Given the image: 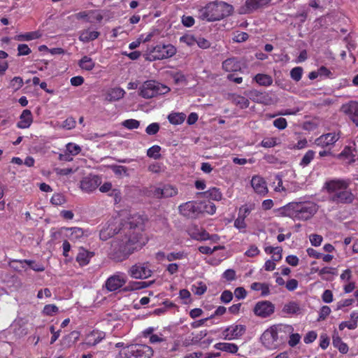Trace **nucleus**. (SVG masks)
Returning <instances> with one entry per match:
<instances>
[{"mask_svg":"<svg viewBox=\"0 0 358 358\" xmlns=\"http://www.w3.org/2000/svg\"><path fill=\"white\" fill-rule=\"evenodd\" d=\"M66 152H69L72 156L77 155L81 151L80 147L78 145L73 143H69L66 145Z\"/></svg>","mask_w":358,"mask_h":358,"instance_id":"obj_52","label":"nucleus"},{"mask_svg":"<svg viewBox=\"0 0 358 358\" xmlns=\"http://www.w3.org/2000/svg\"><path fill=\"white\" fill-rule=\"evenodd\" d=\"M185 259H188V253L185 250L171 252L166 255V259L170 262Z\"/></svg>","mask_w":358,"mask_h":358,"instance_id":"obj_32","label":"nucleus"},{"mask_svg":"<svg viewBox=\"0 0 358 358\" xmlns=\"http://www.w3.org/2000/svg\"><path fill=\"white\" fill-rule=\"evenodd\" d=\"M24 85L22 78L20 76L14 77L10 82V87L15 91L20 90Z\"/></svg>","mask_w":358,"mask_h":358,"instance_id":"obj_50","label":"nucleus"},{"mask_svg":"<svg viewBox=\"0 0 358 358\" xmlns=\"http://www.w3.org/2000/svg\"><path fill=\"white\" fill-rule=\"evenodd\" d=\"M161 147L157 145H152L147 150V155L150 158L159 159L161 157Z\"/></svg>","mask_w":358,"mask_h":358,"instance_id":"obj_41","label":"nucleus"},{"mask_svg":"<svg viewBox=\"0 0 358 358\" xmlns=\"http://www.w3.org/2000/svg\"><path fill=\"white\" fill-rule=\"evenodd\" d=\"M124 94V90L121 87L110 88L106 92L105 99L110 102H113L123 98Z\"/></svg>","mask_w":358,"mask_h":358,"instance_id":"obj_26","label":"nucleus"},{"mask_svg":"<svg viewBox=\"0 0 358 358\" xmlns=\"http://www.w3.org/2000/svg\"><path fill=\"white\" fill-rule=\"evenodd\" d=\"M123 354L126 358H150L152 350L146 345L133 344L124 348Z\"/></svg>","mask_w":358,"mask_h":358,"instance_id":"obj_8","label":"nucleus"},{"mask_svg":"<svg viewBox=\"0 0 358 358\" xmlns=\"http://www.w3.org/2000/svg\"><path fill=\"white\" fill-rule=\"evenodd\" d=\"M296 220H308L318 210V206L314 202H298Z\"/></svg>","mask_w":358,"mask_h":358,"instance_id":"obj_9","label":"nucleus"},{"mask_svg":"<svg viewBox=\"0 0 358 358\" xmlns=\"http://www.w3.org/2000/svg\"><path fill=\"white\" fill-rule=\"evenodd\" d=\"M10 266L17 271H21L22 270H26V264L23 262V259H13L9 263Z\"/></svg>","mask_w":358,"mask_h":358,"instance_id":"obj_46","label":"nucleus"},{"mask_svg":"<svg viewBox=\"0 0 358 358\" xmlns=\"http://www.w3.org/2000/svg\"><path fill=\"white\" fill-rule=\"evenodd\" d=\"M271 1V0H245V3L239 8L238 13L241 15L252 13L268 6Z\"/></svg>","mask_w":358,"mask_h":358,"instance_id":"obj_10","label":"nucleus"},{"mask_svg":"<svg viewBox=\"0 0 358 358\" xmlns=\"http://www.w3.org/2000/svg\"><path fill=\"white\" fill-rule=\"evenodd\" d=\"M320 346L322 350H325L329 345L330 339L326 334H322L320 336Z\"/></svg>","mask_w":358,"mask_h":358,"instance_id":"obj_63","label":"nucleus"},{"mask_svg":"<svg viewBox=\"0 0 358 358\" xmlns=\"http://www.w3.org/2000/svg\"><path fill=\"white\" fill-rule=\"evenodd\" d=\"M292 331H293V327L291 325L273 326L264 331L260 337V341L266 349L275 350L284 343V338L282 336L279 338V334L291 333Z\"/></svg>","mask_w":358,"mask_h":358,"instance_id":"obj_4","label":"nucleus"},{"mask_svg":"<svg viewBox=\"0 0 358 358\" xmlns=\"http://www.w3.org/2000/svg\"><path fill=\"white\" fill-rule=\"evenodd\" d=\"M162 305H163V307L156 308L154 310V314H155L157 315H159L165 313L168 308H174L176 306V305L173 302H171L167 299L164 300L162 302Z\"/></svg>","mask_w":358,"mask_h":358,"instance_id":"obj_44","label":"nucleus"},{"mask_svg":"<svg viewBox=\"0 0 358 358\" xmlns=\"http://www.w3.org/2000/svg\"><path fill=\"white\" fill-rule=\"evenodd\" d=\"M234 226L241 232H245L247 228L245 219L238 215L237 218L234 220Z\"/></svg>","mask_w":358,"mask_h":358,"instance_id":"obj_47","label":"nucleus"},{"mask_svg":"<svg viewBox=\"0 0 358 358\" xmlns=\"http://www.w3.org/2000/svg\"><path fill=\"white\" fill-rule=\"evenodd\" d=\"M185 115L182 113H171L169 115L168 119L170 123L173 124H180L185 120Z\"/></svg>","mask_w":358,"mask_h":358,"instance_id":"obj_38","label":"nucleus"},{"mask_svg":"<svg viewBox=\"0 0 358 358\" xmlns=\"http://www.w3.org/2000/svg\"><path fill=\"white\" fill-rule=\"evenodd\" d=\"M196 38L192 35H185L180 38V41L185 43L188 46H192L196 44Z\"/></svg>","mask_w":358,"mask_h":358,"instance_id":"obj_58","label":"nucleus"},{"mask_svg":"<svg viewBox=\"0 0 358 358\" xmlns=\"http://www.w3.org/2000/svg\"><path fill=\"white\" fill-rule=\"evenodd\" d=\"M277 141H278L277 138H264L262 141L261 145L264 148H273V147L275 146L278 144Z\"/></svg>","mask_w":358,"mask_h":358,"instance_id":"obj_60","label":"nucleus"},{"mask_svg":"<svg viewBox=\"0 0 358 358\" xmlns=\"http://www.w3.org/2000/svg\"><path fill=\"white\" fill-rule=\"evenodd\" d=\"M125 282L124 278L121 275L117 274L109 277L106 281L105 286L107 291H116L122 287Z\"/></svg>","mask_w":358,"mask_h":358,"instance_id":"obj_20","label":"nucleus"},{"mask_svg":"<svg viewBox=\"0 0 358 358\" xmlns=\"http://www.w3.org/2000/svg\"><path fill=\"white\" fill-rule=\"evenodd\" d=\"M120 230V224L114 221L110 222L100 231L99 237L102 241H106L119 233Z\"/></svg>","mask_w":358,"mask_h":358,"instance_id":"obj_17","label":"nucleus"},{"mask_svg":"<svg viewBox=\"0 0 358 358\" xmlns=\"http://www.w3.org/2000/svg\"><path fill=\"white\" fill-rule=\"evenodd\" d=\"M170 89L155 80H147L143 83L140 88L139 94L145 99H151L158 95L167 93Z\"/></svg>","mask_w":358,"mask_h":358,"instance_id":"obj_5","label":"nucleus"},{"mask_svg":"<svg viewBox=\"0 0 358 358\" xmlns=\"http://www.w3.org/2000/svg\"><path fill=\"white\" fill-rule=\"evenodd\" d=\"M152 282L153 281H131L121 291H138L148 287Z\"/></svg>","mask_w":358,"mask_h":358,"instance_id":"obj_30","label":"nucleus"},{"mask_svg":"<svg viewBox=\"0 0 358 358\" xmlns=\"http://www.w3.org/2000/svg\"><path fill=\"white\" fill-rule=\"evenodd\" d=\"M95 10L81 11L74 15V17L77 20H85L87 22H92L89 19V15L95 13Z\"/></svg>","mask_w":358,"mask_h":358,"instance_id":"obj_53","label":"nucleus"},{"mask_svg":"<svg viewBox=\"0 0 358 358\" xmlns=\"http://www.w3.org/2000/svg\"><path fill=\"white\" fill-rule=\"evenodd\" d=\"M355 150L352 147L345 146L342 152L338 155V157L341 159L346 160L348 163L355 162Z\"/></svg>","mask_w":358,"mask_h":358,"instance_id":"obj_29","label":"nucleus"},{"mask_svg":"<svg viewBox=\"0 0 358 358\" xmlns=\"http://www.w3.org/2000/svg\"><path fill=\"white\" fill-rule=\"evenodd\" d=\"M255 82L261 86L268 87L272 85L273 79L269 75L264 73H257L255 77Z\"/></svg>","mask_w":358,"mask_h":358,"instance_id":"obj_34","label":"nucleus"},{"mask_svg":"<svg viewBox=\"0 0 358 358\" xmlns=\"http://www.w3.org/2000/svg\"><path fill=\"white\" fill-rule=\"evenodd\" d=\"M76 125V122L75 119L72 117H69L62 122V127L69 130L75 128Z\"/></svg>","mask_w":358,"mask_h":358,"instance_id":"obj_55","label":"nucleus"},{"mask_svg":"<svg viewBox=\"0 0 358 358\" xmlns=\"http://www.w3.org/2000/svg\"><path fill=\"white\" fill-rule=\"evenodd\" d=\"M300 310V308L299 306V305L296 303V302H294V301H291L287 304H285L283 308H282V311L285 313H287V314H295V313H297L298 312H299Z\"/></svg>","mask_w":358,"mask_h":358,"instance_id":"obj_39","label":"nucleus"},{"mask_svg":"<svg viewBox=\"0 0 358 358\" xmlns=\"http://www.w3.org/2000/svg\"><path fill=\"white\" fill-rule=\"evenodd\" d=\"M315 154L313 150H308L302 157L299 164L303 167L307 166L314 159Z\"/></svg>","mask_w":358,"mask_h":358,"instance_id":"obj_43","label":"nucleus"},{"mask_svg":"<svg viewBox=\"0 0 358 358\" xmlns=\"http://www.w3.org/2000/svg\"><path fill=\"white\" fill-rule=\"evenodd\" d=\"M273 124L277 129L282 130L287 127V122L284 117H278L273 121Z\"/></svg>","mask_w":358,"mask_h":358,"instance_id":"obj_56","label":"nucleus"},{"mask_svg":"<svg viewBox=\"0 0 358 358\" xmlns=\"http://www.w3.org/2000/svg\"><path fill=\"white\" fill-rule=\"evenodd\" d=\"M231 99L234 104L241 109L247 108L250 104L249 100L241 95L233 94L231 96Z\"/></svg>","mask_w":358,"mask_h":358,"instance_id":"obj_31","label":"nucleus"},{"mask_svg":"<svg viewBox=\"0 0 358 358\" xmlns=\"http://www.w3.org/2000/svg\"><path fill=\"white\" fill-rule=\"evenodd\" d=\"M251 186L254 191L259 195L265 196L268 193V187L265 180L259 176H254L251 180Z\"/></svg>","mask_w":358,"mask_h":358,"instance_id":"obj_19","label":"nucleus"},{"mask_svg":"<svg viewBox=\"0 0 358 358\" xmlns=\"http://www.w3.org/2000/svg\"><path fill=\"white\" fill-rule=\"evenodd\" d=\"M303 75V68L301 66H296L290 71L291 78L296 82L299 81Z\"/></svg>","mask_w":358,"mask_h":358,"instance_id":"obj_49","label":"nucleus"},{"mask_svg":"<svg viewBox=\"0 0 358 358\" xmlns=\"http://www.w3.org/2000/svg\"><path fill=\"white\" fill-rule=\"evenodd\" d=\"M152 273L148 263L137 264L130 268V275L134 278H147Z\"/></svg>","mask_w":358,"mask_h":358,"instance_id":"obj_13","label":"nucleus"},{"mask_svg":"<svg viewBox=\"0 0 358 358\" xmlns=\"http://www.w3.org/2000/svg\"><path fill=\"white\" fill-rule=\"evenodd\" d=\"M341 137V131L327 133L321 135L315 140V144L321 148H327L335 144Z\"/></svg>","mask_w":358,"mask_h":358,"instance_id":"obj_14","label":"nucleus"},{"mask_svg":"<svg viewBox=\"0 0 358 358\" xmlns=\"http://www.w3.org/2000/svg\"><path fill=\"white\" fill-rule=\"evenodd\" d=\"M23 262L35 271L41 272L45 270V266L43 264L36 262L34 260L23 259Z\"/></svg>","mask_w":358,"mask_h":358,"instance_id":"obj_42","label":"nucleus"},{"mask_svg":"<svg viewBox=\"0 0 358 358\" xmlns=\"http://www.w3.org/2000/svg\"><path fill=\"white\" fill-rule=\"evenodd\" d=\"M177 194V187L169 184L163 185L162 187H155L152 192L153 196L157 199L173 197Z\"/></svg>","mask_w":358,"mask_h":358,"instance_id":"obj_15","label":"nucleus"},{"mask_svg":"<svg viewBox=\"0 0 358 358\" xmlns=\"http://www.w3.org/2000/svg\"><path fill=\"white\" fill-rule=\"evenodd\" d=\"M221 248H222V247H221V246H215L213 248H211L209 246H206L205 245V246H200V247H199L198 250L202 254L211 255L215 251H217V250H220Z\"/></svg>","mask_w":358,"mask_h":358,"instance_id":"obj_59","label":"nucleus"},{"mask_svg":"<svg viewBox=\"0 0 358 358\" xmlns=\"http://www.w3.org/2000/svg\"><path fill=\"white\" fill-rule=\"evenodd\" d=\"M98 182L97 176L85 177L80 182V188L86 192H91L99 186Z\"/></svg>","mask_w":358,"mask_h":358,"instance_id":"obj_23","label":"nucleus"},{"mask_svg":"<svg viewBox=\"0 0 358 358\" xmlns=\"http://www.w3.org/2000/svg\"><path fill=\"white\" fill-rule=\"evenodd\" d=\"M251 289L254 291H269V286L266 283L254 282L251 285Z\"/></svg>","mask_w":358,"mask_h":358,"instance_id":"obj_61","label":"nucleus"},{"mask_svg":"<svg viewBox=\"0 0 358 358\" xmlns=\"http://www.w3.org/2000/svg\"><path fill=\"white\" fill-rule=\"evenodd\" d=\"M176 53V48L171 44L157 45L153 47L147 55L150 61L161 60L173 57Z\"/></svg>","mask_w":358,"mask_h":358,"instance_id":"obj_6","label":"nucleus"},{"mask_svg":"<svg viewBox=\"0 0 358 358\" xmlns=\"http://www.w3.org/2000/svg\"><path fill=\"white\" fill-rule=\"evenodd\" d=\"M33 122V115L31 110L25 109L20 116V120L17 123V127L20 129H27Z\"/></svg>","mask_w":358,"mask_h":358,"instance_id":"obj_25","label":"nucleus"},{"mask_svg":"<svg viewBox=\"0 0 358 358\" xmlns=\"http://www.w3.org/2000/svg\"><path fill=\"white\" fill-rule=\"evenodd\" d=\"M94 256V252L89 251L83 247H79L76 260L80 266H84L90 263Z\"/></svg>","mask_w":358,"mask_h":358,"instance_id":"obj_22","label":"nucleus"},{"mask_svg":"<svg viewBox=\"0 0 358 358\" xmlns=\"http://www.w3.org/2000/svg\"><path fill=\"white\" fill-rule=\"evenodd\" d=\"M232 10L231 5L222 1H214L199 8V15L202 20L215 22L230 15Z\"/></svg>","mask_w":358,"mask_h":358,"instance_id":"obj_3","label":"nucleus"},{"mask_svg":"<svg viewBox=\"0 0 358 358\" xmlns=\"http://www.w3.org/2000/svg\"><path fill=\"white\" fill-rule=\"evenodd\" d=\"M142 224L143 219L140 215L131 217L127 223L129 225V230L124 234V236H120L111 242L110 252L111 259L116 262H122L135 251L143 248L145 243L141 241V234L133 230Z\"/></svg>","mask_w":358,"mask_h":358,"instance_id":"obj_1","label":"nucleus"},{"mask_svg":"<svg viewBox=\"0 0 358 358\" xmlns=\"http://www.w3.org/2000/svg\"><path fill=\"white\" fill-rule=\"evenodd\" d=\"M275 306L268 301H258L253 309L255 314L262 318L267 317L274 313Z\"/></svg>","mask_w":358,"mask_h":358,"instance_id":"obj_11","label":"nucleus"},{"mask_svg":"<svg viewBox=\"0 0 358 358\" xmlns=\"http://www.w3.org/2000/svg\"><path fill=\"white\" fill-rule=\"evenodd\" d=\"M100 36V32L97 31H91L90 29H85L80 31L79 40L83 43H87L94 41Z\"/></svg>","mask_w":358,"mask_h":358,"instance_id":"obj_27","label":"nucleus"},{"mask_svg":"<svg viewBox=\"0 0 358 358\" xmlns=\"http://www.w3.org/2000/svg\"><path fill=\"white\" fill-rule=\"evenodd\" d=\"M341 110L358 127V102L350 101L342 106Z\"/></svg>","mask_w":358,"mask_h":358,"instance_id":"obj_16","label":"nucleus"},{"mask_svg":"<svg viewBox=\"0 0 358 358\" xmlns=\"http://www.w3.org/2000/svg\"><path fill=\"white\" fill-rule=\"evenodd\" d=\"M249 98L255 102L263 103L265 100L266 95L264 93L254 90L249 92Z\"/></svg>","mask_w":358,"mask_h":358,"instance_id":"obj_40","label":"nucleus"},{"mask_svg":"<svg viewBox=\"0 0 358 358\" xmlns=\"http://www.w3.org/2000/svg\"><path fill=\"white\" fill-rule=\"evenodd\" d=\"M333 345L337 348L339 352L342 354H346L348 352V346L345 343H343L341 338V337L338 336V332L336 330L334 331L333 334V341H332Z\"/></svg>","mask_w":358,"mask_h":358,"instance_id":"obj_28","label":"nucleus"},{"mask_svg":"<svg viewBox=\"0 0 358 358\" xmlns=\"http://www.w3.org/2000/svg\"><path fill=\"white\" fill-rule=\"evenodd\" d=\"M214 348L215 349H217V350H222L224 352H230L232 354L236 353L238 350V347L237 345H236L234 343H218L214 345Z\"/></svg>","mask_w":358,"mask_h":358,"instance_id":"obj_33","label":"nucleus"},{"mask_svg":"<svg viewBox=\"0 0 358 358\" xmlns=\"http://www.w3.org/2000/svg\"><path fill=\"white\" fill-rule=\"evenodd\" d=\"M349 186L350 181L346 180L334 179L326 182L324 187L329 194V201L337 205L352 203L355 196Z\"/></svg>","mask_w":358,"mask_h":358,"instance_id":"obj_2","label":"nucleus"},{"mask_svg":"<svg viewBox=\"0 0 358 358\" xmlns=\"http://www.w3.org/2000/svg\"><path fill=\"white\" fill-rule=\"evenodd\" d=\"M50 202L55 206H61L66 202L65 196L60 193H56L52 195Z\"/></svg>","mask_w":358,"mask_h":358,"instance_id":"obj_48","label":"nucleus"},{"mask_svg":"<svg viewBox=\"0 0 358 358\" xmlns=\"http://www.w3.org/2000/svg\"><path fill=\"white\" fill-rule=\"evenodd\" d=\"M41 36L38 31L27 32L25 34L16 35L14 38L15 41H29L34 39H37Z\"/></svg>","mask_w":358,"mask_h":358,"instance_id":"obj_36","label":"nucleus"},{"mask_svg":"<svg viewBox=\"0 0 358 358\" xmlns=\"http://www.w3.org/2000/svg\"><path fill=\"white\" fill-rule=\"evenodd\" d=\"M298 202H290L278 209L279 213L284 217H288L296 220L298 211Z\"/></svg>","mask_w":358,"mask_h":358,"instance_id":"obj_21","label":"nucleus"},{"mask_svg":"<svg viewBox=\"0 0 358 358\" xmlns=\"http://www.w3.org/2000/svg\"><path fill=\"white\" fill-rule=\"evenodd\" d=\"M203 194L206 198L214 201H220L222 198V192H220V189L217 187H212Z\"/></svg>","mask_w":358,"mask_h":358,"instance_id":"obj_37","label":"nucleus"},{"mask_svg":"<svg viewBox=\"0 0 358 358\" xmlns=\"http://www.w3.org/2000/svg\"><path fill=\"white\" fill-rule=\"evenodd\" d=\"M58 311H59V309L55 305L48 304V305L45 306L43 313V314L46 315L51 316V315H53L54 314L57 313Z\"/></svg>","mask_w":358,"mask_h":358,"instance_id":"obj_57","label":"nucleus"},{"mask_svg":"<svg viewBox=\"0 0 358 358\" xmlns=\"http://www.w3.org/2000/svg\"><path fill=\"white\" fill-rule=\"evenodd\" d=\"M17 55L19 56L28 55L31 52V49L27 44H20L17 46Z\"/></svg>","mask_w":358,"mask_h":358,"instance_id":"obj_64","label":"nucleus"},{"mask_svg":"<svg viewBox=\"0 0 358 358\" xmlns=\"http://www.w3.org/2000/svg\"><path fill=\"white\" fill-rule=\"evenodd\" d=\"M246 331V327L242 324L230 326L223 331L224 338L231 340L242 336Z\"/></svg>","mask_w":358,"mask_h":358,"instance_id":"obj_18","label":"nucleus"},{"mask_svg":"<svg viewBox=\"0 0 358 358\" xmlns=\"http://www.w3.org/2000/svg\"><path fill=\"white\" fill-rule=\"evenodd\" d=\"M203 202L189 201L180 204L178 206L179 213L189 219H196L203 213Z\"/></svg>","mask_w":358,"mask_h":358,"instance_id":"obj_7","label":"nucleus"},{"mask_svg":"<svg viewBox=\"0 0 358 358\" xmlns=\"http://www.w3.org/2000/svg\"><path fill=\"white\" fill-rule=\"evenodd\" d=\"M63 229L69 231L66 236L73 243L84 242L88 236V231L80 227H64Z\"/></svg>","mask_w":358,"mask_h":358,"instance_id":"obj_12","label":"nucleus"},{"mask_svg":"<svg viewBox=\"0 0 358 358\" xmlns=\"http://www.w3.org/2000/svg\"><path fill=\"white\" fill-rule=\"evenodd\" d=\"M79 66L85 71H92L95 66V62L88 56H84L78 62Z\"/></svg>","mask_w":358,"mask_h":358,"instance_id":"obj_35","label":"nucleus"},{"mask_svg":"<svg viewBox=\"0 0 358 358\" xmlns=\"http://www.w3.org/2000/svg\"><path fill=\"white\" fill-rule=\"evenodd\" d=\"M222 69L227 72H237L241 70V64L236 57L228 58L222 62Z\"/></svg>","mask_w":358,"mask_h":358,"instance_id":"obj_24","label":"nucleus"},{"mask_svg":"<svg viewBox=\"0 0 358 358\" xmlns=\"http://www.w3.org/2000/svg\"><path fill=\"white\" fill-rule=\"evenodd\" d=\"M122 124L128 129H134L139 127L140 122L134 119H128L123 121Z\"/></svg>","mask_w":358,"mask_h":358,"instance_id":"obj_51","label":"nucleus"},{"mask_svg":"<svg viewBox=\"0 0 358 358\" xmlns=\"http://www.w3.org/2000/svg\"><path fill=\"white\" fill-rule=\"evenodd\" d=\"M191 237L194 239L200 241H206L211 239L210 234L205 230H202L201 231L198 233H193L191 234Z\"/></svg>","mask_w":358,"mask_h":358,"instance_id":"obj_54","label":"nucleus"},{"mask_svg":"<svg viewBox=\"0 0 358 358\" xmlns=\"http://www.w3.org/2000/svg\"><path fill=\"white\" fill-rule=\"evenodd\" d=\"M254 208H255V205L254 204L243 205L239 208V212H238V215L245 219L250 215L251 211L252 210H254Z\"/></svg>","mask_w":358,"mask_h":358,"instance_id":"obj_45","label":"nucleus"},{"mask_svg":"<svg viewBox=\"0 0 358 358\" xmlns=\"http://www.w3.org/2000/svg\"><path fill=\"white\" fill-rule=\"evenodd\" d=\"M159 130V124L157 122L150 124L145 129V132L148 135H155Z\"/></svg>","mask_w":358,"mask_h":358,"instance_id":"obj_62","label":"nucleus"}]
</instances>
